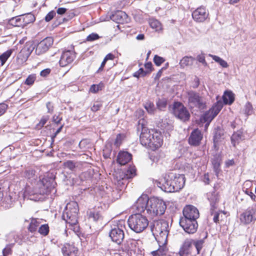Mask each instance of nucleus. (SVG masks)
<instances>
[{
    "instance_id": "3c124183",
    "label": "nucleus",
    "mask_w": 256,
    "mask_h": 256,
    "mask_svg": "<svg viewBox=\"0 0 256 256\" xmlns=\"http://www.w3.org/2000/svg\"><path fill=\"white\" fill-rule=\"evenodd\" d=\"M100 38L99 36L95 33H92L89 34L86 38V40L88 42L94 41Z\"/></svg>"
},
{
    "instance_id": "13d9d810",
    "label": "nucleus",
    "mask_w": 256,
    "mask_h": 256,
    "mask_svg": "<svg viewBox=\"0 0 256 256\" xmlns=\"http://www.w3.org/2000/svg\"><path fill=\"white\" fill-rule=\"evenodd\" d=\"M244 192L246 194H248L252 200H253L254 201L256 200V196L254 194V193L250 191L248 189H246L244 191Z\"/></svg>"
},
{
    "instance_id": "c85d7f7f",
    "label": "nucleus",
    "mask_w": 256,
    "mask_h": 256,
    "mask_svg": "<svg viewBox=\"0 0 256 256\" xmlns=\"http://www.w3.org/2000/svg\"><path fill=\"white\" fill-rule=\"evenodd\" d=\"M36 46L33 42H27L22 48V51L28 56L34 50Z\"/></svg>"
},
{
    "instance_id": "09e8293b",
    "label": "nucleus",
    "mask_w": 256,
    "mask_h": 256,
    "mask_svg": "<svg viewBox=\"0 0 256 256\" xmlns=\"http://www.w3.org/2000/svg\"><path fill=\"white\" fill-rule=\"evenodd\" d=\"M64 166L65 168L70 169L71 170H73L76 168L75 164L72 160H68L64 163Z\"/></svg>"
},
{
    "instance_id": "6ab92c4d",
    "label": "nucleus",
    "mask_w": 256,
    "mask_h": 256,
    "mask_svg": "<svg viewBox=\"0 0 256 256\" xmlns=\"http://www.w3.org/2000/svg\"><path fill=\"white\" fill-rule=\"evenodd\" d=\"M110 19L116 23H124L129 22L128 14L122 11H117L110 16Z\"/></svg>"
},
{
    "instance_id": "4d7b16f0",
    "label": "nucleus",
    "mask_w": 256,
    "mask_h": 256,
    "mask_svg": "<svg viewBox=\"0 0 256 256\" xmlns=\"http://www.w3.org/2000/svg\"><path fill=\"white\" fill-rule=\"evenodd\" d=\"M145 68L147 70V73H150L152 71V65L151 62H148L144 64Z\"/></svg>"
},
{
    "instance_id": "0eeeda50",
    "label": "nucleus",
    "mask_w": 256,
    "mask_h": 256,
    "mask_svg": "<svg viewBox=\"0 0 256 256\" xmlns=\"http://www.w3.org/2000/svg\"><path fill=\"white\" fill-rule=\"evenodd\" d=\"M187 96L188 106L191 108H196L200 110L205 108V101L198 93L193 90H190L187 92Z\"/></svg>"
},
{
    "instance_id": "a878e982",
    "label": "nucleus",
    "mask_w": 256,
    "mask_h": 256,
    "mask_svg": "<svg viewBox=\"0 0 256 256\" xmlns=\"http://www.w3.org/2000/svg\"><path fill=\"white\" fill-rule=\"evenodd\" d=\"M208 199L210 202L211 208L216 209L217 208V203L219 200L218 196L215 192L211 193L208 196Z\"/></svg>"
},
{
    "instance_id": "a19ab883",
    "label": "nucleus",
    "mask_w": 256,
    "mask_h": 256,
    "mask_svg": "<svg viewBox=\"0 0 256 256\" xmlns=\"http://www.w3.org/2000/svg\"><path fill=\"white\" fill-rule=\"evenodd\" d=\"M36 74H32L29 75L27 78L24 84L28 86H32L36 80Z\"/></svg>"
},
{
    "instance_id": "bb28decb",
    "label": "nucleus",
    "mask_w": 256,
    "mask_h": 256,
    "mask_svg": "<svg viewBox=\"0 0 256 256\" xmlns=\"http://www.w3.org/2000/svg\"><path fill=\"white\" fill-rule=\"evenodd\" d=\"M194 60V58L192 56H186L180 60V64L182 68L191 66L193 64Z\"/></svg>"
},
{
    "instance_id": "ddd939ff",
    "label": "nucleus",
    "mask_w": 256,
    "mask_h": 256,
    "mask_svg": "<svg viewBox=\"0 0 256 256\" xmlns=\"http://www.w3.org/2000/svg\"><path fill=\"white\" fill-rule=\"evenodd\" d=\"M53 44V39L50 37H48L41 42L37 45L36 52L37 54L40 55L46 52L49 48Z\"/></svg>"
},
{
    "instance_id": "72a5a7b5",
    "label": "nucleus",
    "mask_w": 256,
    "mask_h": 256,
    "mask_svg": "<svg viewBox=\"0 0 256 256\" xmlns=\"http://www.w3.org/2000/svg\"><path fill=\"white\" fill-rule=\"evenodd\" d=\"M167 250L166 246H160L158 250L152 252L151 254L152 256H166Z\"/></svg>"
},
{
    "instance_id": "20e7f679",
    "label": "nucleus",
    "mask_w": 256,
    "mask_h": 256,
    "mask_svg": "<svg viewBox=\"0 0 256 256\" xmlns=\"http://www.w3.org/2000/svg\"><path fill=\"white\" fill-rule=\"evenodd\" d=\"M130 228L136 233L143 232L148 226V221L140 214L131 215L128 220Z\"/></svg>"
},
{
    "instance_id": "f03ea898",
    "label": "nucleus",
    "mask_w": 256,
    "mask_h": 256,
    "mask_svg": "<svg viewBox=\"0 0 256 256\" xmlns=\"http://www.w3.org/2000/svg\"><path fill=\"white\" fill-rule=\"evenodd\" d=\"M140 139V144L142 146L152 148H157L160 147L163 142L162 136L160 132L154 130H148L143 126Z\"/></svg>"
},
{
    "instance_id": "a18cd8bd",
    "label": "nucleus",
    "mask_w": 256,
    "mask_h": 256,
    "mask_svg": "<svg viewBox=\"0 0 256 256\" xmlns=\"http://www.w3.org/2000/svg\"><path fill=\"white\" fill-rule=\"evenodd\" d=\"M244 112L247 115H250L252 112V105L248 102L244 106Z\"/></svg>"
},
{
    "instance_id": "774afa93",
    "label": "nucleus",
    "mask_w": 256,
    "mask_h": 256,
    "mask_svg": "<svg viewBox=\"0 0 256 256\" xmlns=\"http://www.w3.org/2000/svg\"><path fill=\"white\" fill-rule=\"evenodd\" d=\"M66 11V8H60L58 9L57 10V13L58 14H64Z\"/></svg>"
},
{
    "instance_id": "4be33fe9",
    "label": "nucleus",
    "mask_w": 256,
    "mask_h": 256,
    "mask_svg": "<svg viewBox=\"0 0 256 256\" xmlns=\"http://www.w3.org/2000/svg\"><path fill=\"white\" fill-rule=\"evenodd\" d=\"M38 185L40 186H42V188H41L42 190L40 191V193H47L49 192L52 188L51 180H48V179L45 178L40 181Z\"/></svg>"
},
{
    "instance_id": "79ce46f5",
    "label": "nucleus",
    "mask_w": 256,
    "mask_h": 256,
    "mask_svg": "<svg viewBox=\"0 0 256 256\" xmlns=\"http://www.w3.org/2000/svg\"><path fill=\"white\" fill-rule=\"evenodd\" d=\"M150 25L152 28L156 29V30L160 29V24L156 20H151L150 22Z\"/></svg>"
},
{
    "instance_id": "e2e57ef3",
    "label": "nucleus",
    "mask_w": 256,
    "mask_h": 256,
    "mask_svg": "<svg viewBox=\"0 0 256 256\" xmlns=\"http://www.w3.org/2000/svg\"><path fill=\"white\" fill-rule=\"evenodd\" d=\"M121 136L120 134H118V135H117L114 144L116 146H119L121 144Z\"/></svg>"
},
{
    "instance_id": "f3484780",
    "label": "nucleus",
    "mask_w": 256,
    "mask_h": 256,
    "mask_svg": "<svg viewBox=\"0 0 256 256\" xmlns=\"http://www.w3.org/2000/svg\"><path fill=\"white\" fill-rule=\"evenodd\" d=\"M109 235L112 240L118 244L122 243L124 236L123 230L118 227L112 228Z\"/></svg>"
},
{
    "instance_id": "de8ad7c7",
    "label": "nucleus",
    "mask_w": 256,
    "mask_h": 256,
    "mask_svg": "<svg viewBox=\"0 0 256 256\" xmlns=\"http://www.w3.org/2000/svg\"><path fill=\"white\" fill-rule=\"evenodd\" d=\"M89 218H92L94 221L96 222L101 219V216L99 213L97 212H90L89 215Z\"/></svg>"
},
{
    "instance_id": "69168bd1",
    "label": "nucleus",
    "mask_w": 256,
    "mask_h": 256,
    "mask_svg": "<svg viewBox=\"0 0 256 256\" xmlns=\"http://www.w3.org/2000/svg\"><path fill=\"white\" fill-rule=\"evenodd\" d=\"M203 181L206 184H208L210 183V178L208 174H204L203 177Z\"/></svg>"
},
{
    "instance_id": "5fc2aeb1",
    "label": "nucleus",
    "mask_w": 256,
    "mask_h": 256,
    "mask_svg": "<svg viewBox=\"0 0 256 256\" xmlns=\"http://www.w3.org/2000/svg\"><path fill=\"white\" fill-rule=\"evenodd\" d=\"M56 15V13L54 11H51L48 12L45 17V20L46 22H50L52 20L54 16Z\"/></svg>"
},
{
    "instance_id": "58836bf2",
    "label": "nucleus",
    "mask_w": 256,
    "mask_h": 256,
    "mask_svg": "<svg viewBox=\"0 0 256 256\" xmlns=\"http://www.w3.org/2000/svg\"><path fill=\"white\" fill-rule=\"evenodd\" d=\"M222 135L223 134L220 130H217L216 131L213 138L214 146H216V144L220 140V138Z\"/></svg>"
},
{
    "instance_id": "bf43d9fd",
    "label": "nucleus",
    "mask_w": 256,
    "mask_h": 256,
    "mask_svg": "<svg viewBox=\"0 0 256 256\" xmlns=\"http://www.w3.org/2000/svg\"><path fill=\"white\" fill-rule=\"evenodd\" d=\"M198 60L200 62L204 64V65H206V62L205 60V58L203 55H199L197 58Z\"/></svg>"
},
{
    "instance_id": "412c9836",
    "label": "nucleus",
    "mask_w": 256,
    "mask_h": 256,
    "mask_svg": "<svg viewBox=\"0 0 256 256\" xmlns=\"http://www.w3.org/2000/svg\"><path fill=\"white\" fill-rule=\"evenodd\" d=\"M132 158L131 154L127 152H120L118 153L117 162L121 165H124L128 163Z\"/></svg>"
},
{
    "instance_id": "393cba45",
    "label": "nucleus",
    "mask_w": 256,
    "mask_h": 256,
    "mask_svg": "<svg viewBox=\"0 0 256 256\" xmlns=\"http://www.w3.org/2000/svg\"><path fill=\"white\" fill-rule=\"evenodd\" d=\"M24 176L31 182L34 181L37 178L35 170L31 168L26 170L24 173Z\"/></svg>"
},
{
    "instance_id": "0e129e2a",
    "label": "nucleus",
    "mask_w": 256,
    "mask_h": 256,
    "mask_svg": "<svg viewBox=\"0 0 256 256\" xmlns=\"http://www.w3.org/2000/svg\"><path fill=\"white\" fill-rule=\"evenodd\" d=\"M101 106V104H94L93 106L92 107V110L93 112H96L100 108Z\"/></svg>"
},
{
    "instance_id": "423d86ee",
    "label": "nucleus",
    "mask_w": 256,
    "mask_h": 256,
    "mask_svg": "<svg viewBox=\"0 0 256 256\" xmlns=\"http://www.w3.org/2000/svg\"><path fill=\"white\" fill-rule=\"evenodd\" d=\"M166 208V206L162 200L152 198L150 199L147 206V213L152 216H161L164 214Z\"/></svg>"
},
{
    "instance_id": "4c0bfd02",
    "label": "nucleus",
    "mask_w": 256,
    "mask_h": 256,
    "mask_svg": "<svg viewBox=\"0 0 256 256\" xmlns=\"http://www.w3.org/2000/svg\"><path fill=\"white\" fill-rule=\"evenodd\" d=\"M144 108L150 114H154L156 108L153 103L150 102H146L144 104Z\"/></svg>"
},
{
    "instance_id": "4468645a",
    "label": "nucleus",
    "mask_w": 256,
    "mask_h": 256,
    "mask_svg": "<svg viewBox=\"0 0 256 256\" xmlns=\"http://www.w3.org/2000/svg\"><path fill=\"white\" fill-rule=\"evenodd\" d=\"M256 219V210L253 208H248L240 216V220L242 223L248 224Z\"/></svg>"
},
{
    "instance_id": "49530a36",
    "label": "nucleus",
    "mask_w": 256,
    "mask_h": 256,
    "mask_svg": "<svg viewBox=\"0 0 256 256\" xmlns=\"http://www.w3.org/2000/svg\"><path fill=\"white\" fill-rule=\"evenodd\" d=\"M214 208L210 209L211 214L214 215V218H213L214 222L216 223H218L220 221V212H214Z\"/></svg>"
},
{
    "instance_id": "cd10ccee",
    "label": "nucleus",
    "mask_w": 256,
    "mask_h": 256,
    "mask_svg": "<svg viewBox=\"0 0 256 256\" xmlns=\"http://www.w3.org/2000/svg\"><path fill=\"white\" fill-rule=\"evenodd\" d=\"M225 104H231L234 100V95L231 92H226L222 96Z\"/></svg>"
},
{
    "instance_id": "37998d69",
    "label": "nucleus",
    "mask_w": 256,
    "mask_h": 256,
    "mask_svg": "<svg viewBox=\"0 0 256 256\" xmlns=\"http://www.w3.org/2000/svg\"><path fill=\"white\" fill-rule=\"evenodd\" d=\"M204 244V240H198L194 242V246L196 249L198 254H200Z\"/></svg>"
},
{
    "instance_id": "6e6552de",
    "label": "nucleus",
    "mask_w": 256,
    "mask_h": 256,
    "mask_svg": "<svg viewBox=\"0 0 256 256\" xmlns=\"http://www.w3.org/2000/svg\"><path fill=\"white\" fill-rule=\"evenodd\" d=\"M223 102L221 101H218L208 111L206 112L202 116V119L205 122L208 124L214 119V118L220 112L223 107Z\"/></svg>"
},
{
    "instance_id": "ea45409f",
    "label": "nucleus",
    "mask_w": 256,
    "mask_h": 256,
    "mask_svg": "<svg viewBox=\"0 0 256 256\" xmlns=\"http://www.w3.org/2000/svg\"><path fill=\"white\" fill-rule=\"evenodd\" d=\"M167 104V102L166 99H159L156 102L157 108L160 110H163L166 108Z\"/></svg>"
},
{
    "instance_id": "c756f323",
    "label": "nucleus",
    "mask_w": 256,
    "mask_h": 256,
    "mask_svg": "<svg viewBox=\"0 0 256 256\" xmlns=\"http://www.w3.org/2000/svg\"><path fill=\"white\" fill-rule=\"evenodd\" d=\"M242 132L240 131H238L237 132H234L231 136V141L232 145L236 146V144H238L240 141L242 140Z\"/></svg>"
},
{
    "instance_id": "8fccbe9b",
    "label": "nucleus",
    "mask_w": 256,
    "mask_h": 256,
    "mask_svg": "<svg viewBox=\"0 0 256 256\" xmlns=\"http://www.w3.org/2000/svg\"><path fill=\"white\" fill-rule=\"evenodd\" d=\"M154 62L156 66H160L164 62V60L163 58L156 55L154 58Z\"/></svg>"
},
{
    "instance_id": "1a4fd4ad",
    "label": "nucleus",
    "mask_w": 256,
    "mask_h": 256,
    "mask_svg": "<svg viewBox=\"0 0 256 256\" xmlns=\"http://www.w3.org/2000/svg\"><path fill=\"white\" fill-rule=\"evenodd\" d=\"M173 114L174 116L182 121L188 120L190 116L186 108L180 102H175L173 106Z\"/></svg>"
},
{
    "instance_id": "2eb2a0df",
    "label": "nucleus",
    "mask_w": 256,
    "mask_h": 256,
    "mask_svg": "<svg viewBox=\"0 0 256 256\" xmlns=\"http://www.w3.org/2000/svg\"><path fill=\"white\" fill-rule=\"evenodd\" d=\"M184 216L182 218L186 219H193L196 220L199 217V212L198 210L193 206H187L183 210Z\"/></svg>"
},
{
    "instance_id": "f257e3e1",
    "label": "nucleus",
    "mask_w": 256,
    "mask_h": 256,
    "mask_svg": "<svg viewBox=\"0 0 256 256\" xmlns=\"http://www.w3.org/2000/svg\"><path fill=\"white\" fill-rule=\"evenodd\" d=\"M184 175L174 172L166 174L159 182L160 187L168 192L179 191L184 187Z\"/></svg>"
},
{
    "instance_id": "aec40b11",
    "label": "nucleus",
    "mask_w": 256,
    "mask_h": 256,
    "mask_svg": "<svg viewBox=\"0 0 256 256\" xmlns=\"http://www.w3.org/2000/svg\"><path fill=\"white\" fill-rule=\"evenodd\" d=\"M64 256H76L78 250L76 248L68 244H66L62 248Z\"/></svg>"
},
{
    "instance_id": "680f3d73",
    "label": "nucleus",
    "mask_w": 256,
    "mask_h": 256,
    "mask_svg": "<svg viewBox=\"0 0 256 256\" xmlns=\"http://www.w3.org/2000/svg\"><path fill=\"white\" fill-rule=\"evenodd\" d=\"M50 72V70L46 68L41 71L40 75L42 76H46Z\"/></svg>"
},
{
    "instance_id": "5701e85b",
    "label": "nucleus",
    "mask_w": 256,
    "mask_h": 256,
    "mask_svg": "<svg viewBox=\"0 0 256 256\" xmlns=\"http://www.w3.org/2000/svg\"><path fill=\"white\" fill-rule=\"evenodd\" d=\"M10 24L14 26L24 27L22 14L13 17L8 20Z\"/></svg>"
},
{
    "instance_id": "864d4df0",
    "label": "nucleus",
    "mask_w": 256,
    "mask_h": 256,
    "mask_svg": "<svg viewBox=\"0 0 256 256\" xmlns=\"http://www.w3.org/2000/svg\"><path fill=\"white\" fill-rule=\"evenodd\" d=\"M12 252V246L8 245L2 250V255H9Z\"/></svg>"
},
{
    "instance_id": "7ed1b4c3",
    "label": "nucleus",
    "mask_w": 256,
    "mask_h": 256,
    "mask_svg": "<svg viewBox=\"0 0 256 256\" xmlns=\"http://www.w3.org/2000/svg\"><path fill=\"white\" fill-rule=\"evenodd\" d=\"M150 230L159 243L164 244L168 234V223L165 220H154L150 224Z\"/></svg>"
},
{
    "instance_id": "c9c22d12",
    "label": "nucleus",
    "mask_w": 256,
    "mask_h": 256,
    "mask_svg": "<svg viewBox=\"0 0 256 256\" xmlns=\"http://www.w3.org/2000/svg\"><path fill=\"white\" fill-rule=\"evenodd\" d=\"M12 53L11 50H8L0 56V66H3Z\"/></svg>"
},
{
    "instance_id": "7c9ffc66",
    "label": "nucleus",
    "mask_w": 256,
    "mask_h": 256,
    "mask_svg": "<svg viewBox=\"0 0 256 256\" xmlns=\"http://www.w3.org/2000/svg\"><path fill=\"white\" fill-rule=\"evenodd\" d=\"M40 224V220L32 218L28 228V230L32 233L36 232Z\"/></svg>"
},
{
    "instance_id": "9b49d317",
    "label": "nucleus",
    "mask_w": 256,
    "mask_h": 256,
    "mask_svg": "<svg viewBox=\"0 0 256 256\" xmlns=\"http://www.w3.org/2000/svg\"><path fill=\"white\" fill-rule=\"evenodd\" d=\"M75 52L73 50H67L64 51L60 60V64L64 67L71 64L75 59L76 56Z\"/></svg>"
},
{
    "instance_id": "052dcab7",
    "label": "nucleus",
    "mask_w": 256,
    "mask_h": 256,
    "mask_svg": "<svg viewBox=\"0 0 256 256\" xmlns=\"http://www.w3.org/2000/svg\"><path fill=\"white\" fill-rule=\"evenodd\" d=\"M47 109H48V113H52L54 111V106L50 102H48L46 103V104Z\"/></svg>"
},
{
    "instance_id": "f704fd0d",
    "label": "nucleus",
    "mask_w": 256,
    "mask_h": 256,
    "mask_svg": "<svg viewBox=\"0 0 256 256\" xmlns=\"http://www.w3.org/2000/svg\"><path fill=\"white\" fill-rule=\"evenodd\" d=\"M210 56L212 58V60L218 63L222 68H228V65L226 61L221 58L220 57L210 54Z\"/></svg>"
},
{
    "instance_id": "f8f14e48",
    "label": "nucleus",
    "mask_w": 256,
    "mask_h": 256,
    "mask_svg": "<svg viewBox=\"0 0 256 256\" xmlns=\"http://www.w3.org/2000/svg\"><path fill=\"white\" fill-rule=\"evenodd\" d=\"M208 16V12L206 8L201 6L195 10L192 13L193 19L196 22H204Z\"/></svg>"
},
{
    "instance_id": "473e14b6",
    "label": "nucleus",
    "mask_w": 256,
    "mask_h": 256,
    "mask_svg": "<svg viewBox=\"0 0 256 256\" xmlns=\"http://www.w3.org/2000/svg\"><path fill=\"white\" fill-rule=\"evenodd\" d=\"M24 23V26L28 24L33 22L35 20V17L34 15L31 13L22 14Z\"/></svg>"
},
{
    "instance_id": "c03bdc74",
    "label": "nucleus",
    "mask_w": 256,
    "mask_h": 256,
    "mask_svg": "<svg viewBox=\"0 0 256 256\" xmlns=\"http://www.w3.org/2000/svg\"><path fill=\"white\" fill-rule=\"evenodd\" d=\"M49 119V116H44L41 118L40 122L36 125V128L38 129L42 127L46 122Z\"/></svg>"
},
{
    "instance_id": "a211bd4d",
    "label": "nucleus",
    "mask_w": 256,
    "mask_h": 256,
    "mask_svg": "<svg viewBox=\"0 0 256 256\" xmlns=\"http://www.w3.org/2000/svg\"><path fill=\"white\" fill-rule=\"evenodd\" d=\"M203 136L201 132L198 129L194 130L189 138V144L194 146H198Z\"/></svg>"
},
{
    "instance_id": "dca6fc26",
    "label": "nucleus",
    "mask_w": 256,
    "mask_h": 256,
    "mask_svg": "<svg viewBox=\"0 0 256 256\" xmlns=\"http://www.w3.org/2000/svg\"><path fill=\"white\" fill-rule=\"evenodd\" d=\"M150 199L146 194H142L136 202L134 207L138 212L141 213L147 211V206L149 204Z\"/></svg>"
},
{
    "instance_id": "39448f33",
    "label": "nucleus",
    "mask_w": 256,
    "mask_h": 256,
    "mask_svg": "<svg viewBox=\"0 0 256 256\" xmlns=\"http://www.w3.org/2000/svg\"><path fill=\"white\" fill-rule=\"evenodd\" d=\"M78 204L76 202H72L66 204L62 218L70 226L75 225L78 223Z\"/></svg>"
},
{
    "instance_id": "9d476101",
    "label": "nucleus",
    "mask_w": 256,
    "mask_h": 256,
    "mask_svg": "<svg viewBox=\"0 0 256 256\" xmlns=\"http://www.w3.org/2000/svg\"><path fill=\"white\" fill-rule=\"evenodd\" d=\"M180 224L183 230L188 234H192L196 232L198 224L196 220L193 219H186V218H180Z\"/></svg>"
},
{
    "instance_id": "2f4dec72",
    "label": "nucleus",
    "mask_w": 256,
    "mask_h": 256,
    "mask_svg": "<svg viewBox=\"0 0 256 256\" xmlns=\"http://www.w3.org/2000/svg\"><path fill=\"white\" fill-rule=\"evenodd\" d=\"M136 170L134 167L129 168L122 178L123 181L132 178L136 176Z\"/></svg>"
},
{
    "instance_id": "6e6d98bb",
    "label": "nucleus",
    "mask_w": 256,
    "mask_h": 256,
    "mask_svg": "<svg viewBox=\"0 0 256 256\" xmlns=\"http://www.w3.org/2000/svg\"><path fill=\"white\" fill-rule=\"evenodd\" d=\"M8 108V106L4 103L0 104V116L2 115Z\"/></svg>"
},
{
    "instance_id": "338daca9",
    "label": "nucleus",
    "mask_w": 256,
    "mask_h": 256,
    "mask_svg": "<svg viewBox=\"0 0 256 256\" xmlns=\"http://www.w3.org/2000/svg\"><path fill=\"white\" fill-rule=\"evenodd\" d=\"M62 120V118H60L58 116L54 115L53 116V121L56 124H59Z\"/></svg>"
},
{
    "instance_id": "b1692460",
    "label": "nucleus",
    "mask_w": 256,
    "mask_h": 256,
    "mask_svg": "<svg viewBox=\"0 0 256 256\" xmlns=\"http://www.w3.org/2000/svg\"><path fill=\"white\" fill-rule=\"evenodd\" d=\"M192 241L186 240L180 248L179 254L180 256H185L189 252L190 248L192 246Z\"/></svg>"
},
{
    "instance_id": "e433bc0d",
    "label": "nucleus",
    "mask_w": 256,
    "mask_h": 256,
    "mask_svg": "<svg viewBox=\"0 0 256 256\" xmlns=\"http://www.w3.org/2000/svg\"><path fill=\"white\" fill-rule=\"evenodd\" d=\"M38 232L40 234H42L44 236H46L48 235V232H49V226H48V224H42L39 228Z\"/></svg>"
},
{
    "instance_id": "603ef678",
    "label": "nucleus",
    "mask_w": 256,
    "mask_h": 256,
    "mask_svg": "<svg viewBox=\"0 0 256 256\" xmlns=\"http://www.w3.org/2000/svg\"><path fill=\"white\" fill-rule=\"evenodd\" d=\"M101 89V87L100 84L96 85V84H92L90 88V91L92 92L96 93L98 92Z\"/></svg>"
}]
</instances>
